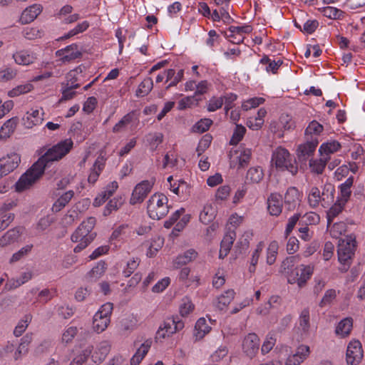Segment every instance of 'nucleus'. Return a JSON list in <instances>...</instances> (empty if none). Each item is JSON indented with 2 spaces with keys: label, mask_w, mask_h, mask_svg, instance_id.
<instances>
[{
  "label": "nucleus",
  "mask_w": 365,
  "mask_h": 365,
  "mask_svg": "<svg viewBox=\"0 0 365 365\" xmlns=\"http://www.w3.org/2000/svg\"><path fill=\"white\" fill-rule=\"evenodd\" d=\"M72 147L73 141L71 139H66L48 149L16 182V190L22 192L30 188L42 176L45 168L49 166V163L63 158L69 153Z\"/></svg>",
  "instance_id": "1"
},
{
  "label": "nucleus",
  "mask_w": 365,
  "mask_h": 365,
  "mask_svg": "<svg viewBox=\"0 0 365 365\" xmlns=\"http://www.w3.org/2000/svg\"><path fill=\"white\" fill-rule=\"evenodd\" d=\"M96 225L95 217H90L83 221L71 235L73 242H79L73 249L75 252H79L85 249L96 237V234L92 232Z\"/></svg>",
  "instance_id": "2"
},
{
  "label": "nucleus",
  "mask_w": 365,
  "mask_h": 365,
  "mask_svg": "<svg viewBox=\"0 0 365 365\" xmlns=\"http://www.w3.org/2000/svg\"><path fill=\"white\" fill-rule=\"evenodd\" d=\"M356 249V241L355 235H346L345 238L339 240L337 255L338 259L342 265L339 268L341 272H346L349 268Z\"/></svg>",
  "instance_id": "3"
},
{
  "label": "nucleus",
  "mask_w": 365,
  "mask_h": 365,
  "mask_svg": "<svg viewBox=\"0 0 365 365\" xmlns=\"http://www.w3.org/2000/svg\"><path fill=\"white\" fill-rule=\"evenodd\" d=\"M168 199L163 193H155L148 201L147 212L153 220H160L168 212Z\"/></svg>",
  "instance_id": "4"
},
{
  "label": "nucleus",
  "mask_w": 365,
  "mask_h": 365,
  "mask_svg": "<svg viewBox=\"0 0 365 365\" xmlns=\"http://www.w3.org/2000/svg\"><path fill=\"white\" fill-rule=\"evenodd\" d=\"M272 163L276 168L282 170H287L292 175L298 172V168L295 159H292L290 153L284 148H277L272 153Z\"/></svg>",
  "instance_id": "5"
},
{
  "label": "nucleus",
  "mask_w": 365,
  "mask_h": 365,
  "mask_svg": "<svg viewBox=\"0 0 365 365\" xmlns=\"http://www.w3.org/2000/svg\"><path fill=\"white\" fill-rule=\"evenodd\" d=\"M184 322L179 316L167 318L156 333L155 339H164L182 329Z\"/></svg>",
  "instance_id": "6"
},
{
  "label": "nucleus",
  "mask_w": 365,
  "mask_h": 365,
  "mask_svg": "<svg viewBox=\"0 0 365 365\" xmlns=\"http://www.w3.org/2000/svg\"><path fill=\"white\" fill-rule=\"evenodd\" d=\"M155 183V179L150 180H143L138 183L134 188L130 199L131 205L141 203L151 191Z\"/></svg>",
  "instance_id": "7"
},
{
  "label": "nucleus",
  "mask_w": 365,
  "mask_h": 365,
  "mask_svg": "<svg viewBox=\"0 0 365 365\" xmlns=\"http://www.w3.org/2000/svg\"><path fill=\"white\" fill-rule=\"evenodd\" d=\"M313 273V267L310 265L302 264L299 269H294L292 274L294 276L288 277V282L289 284L297 283L299 287H302L307 282V279L310 278Z\"/></svg>",
  "instance_id": "8"
},
{
  "label": "nucleus",
  "mask_w": 365,
  "mask_h": 365,
  "mask_svg": "<svg viewBox=\"0 0 365 365\" xmlns=\"http://www.w3.org/2000/svg\"><path fill=\"white\" fill-rule=\"evenodd\" d=\"M319 140L317 138L312 137L311 140H307V143L299 145L297 150L298 160L302 163H305L307 160L314 155Z\"/></svg>",
  "instance_id": "9"
},
{
  "label": "nucleus",
  "mask_w": 365,
  "mask_h": 365,
  "mask_svg": "<svg viewBox=\"0 0 365 365\" xmlns=\"http://www.w3.org/2000/svg\"><path fill=\"white\" fill-rule=\"evenodd\" d=\"M20 161V156L17 153H11L0 158V178L14 171Z\"/></svg>",
  "instance_id": "10"
},
{
  "label": "nucleus",
  "mask_w": 365,
  "mask_h": 365,
  "mask_svg": "<svg viewBox=\"0 0 365 365\" xmlns=\"http://www.w3.org/2000/svg\"><path fill=\"white\" fill-rule=\"evenodd\" d=\"M364 353L359 341L349 342L346 350V361L350 365H357L363 358Z\"/></svg>",
  "instance_id": "11"
},
{
  "label": "nucleus",
  "mask_w": 365,
  "mask_h": 365,
  "mask_svg": "<svg viewBox=\"0 0 365 365\" xmlns=\"http://www.w3.org/2000/svg\"><path fill=\"white\" fill-rule=\"evenodd\" d=\"M56 56L61 58L63 63H68L77 58H81L83 56L81 49L76 43L67 46L64 48L58 50Z\"/></svg>",
  "instance_id": "12"
},
{
  "label": "nucleus",
  "mask_w": 365,
  "mask_h": 365,
  "mask_svg": "<svg viewBox=\"0 0 365 365\" xmlns=\"http://www.w3.org/2000/svg\"><path fill=\"white\" fill-rule=\"evenodd\" d=\"M259 347V339L255 333L247 334L242 341L243 352L250 359L255 356Z\"/></svg>",
  "instance_id": "13"
},
{
  "label": "nucleus",
  "mask_w": 365,
  "mask_h": 365,
  "mask_svg": "<svg viewBox=\"0 0 365 365\" xmlns=\"http://www.w3.org/2000/svg\"><path fill=\"white\" fill-rule=\"evenodd\" d=\"M282 196L279 193H272L267 198V209L271 215L278 216L282 210Z\"/></svg>",
  "instance_id": "14"
},
{
  "label": "nucleus",
  "mask_w": 365,
  "mask_h": 365,
  "mask_svg": "<svg viewBox=\"0 0 365 365\" xmlns=\"http://www.w3.org/2000/svg\"><path fill=\"white\" fill-rule=\"evenodd\" d=\"M42 11L40 4H34L26 8L21 14V21L23 24H29L33 21Z\"/></svg>",
  "instance_id": "15"
},
{
  "label": "nucleus",
  "mask_w": 365,
  "mask_h": 365,
  "mask_svg": "<svg viewBox=\"0 0 365 365\" xmlns=\"http://www.w3.org/2000/svg\"><path fill=\"white\" fill-rule=\"evenodd\" d=\"M13 58L17 64L27 66L33 63L36 59V57L33 52L20 51L13 54Z\"/></svg>",
  "instance_id": "16"
},
{
  "label": "nucleus",
  "mask_w": 365,
  "mask_h": 365,
  "mask_svg": "<svg viewBox=\"0 0 365 365\" xmlns=\"http://www.w3.org/2000/svg\"><path fill=\"white\" fill-rule=\"evenodd\" d=\"M198 256V253L194 249H189L186 250L183 254L179 255L174 260V266L176 268L182 265H185L193 260H195Z\"/></svg>",
  "instance_id": "17"
},
{
  "label": "nucleus",
  "mask_w": 365,
  "mask_h": 365,
  "mask_svg": "<svg viewBox=\"0 0 365 365\" xmlns=\"http://www.w3.org/2000/svg\"><path fill=\"white\" fill-rule=\"evenodd\" d=\"M152 344V339H147L138 349L135 354L130 359L131 365H138L144 356L147 354Z\"/></svg>",
  "instance_id": "18"
},
{
  "label": "nucleus",
  "mask_w": 365,
  "mask_h": 365,
  "mask_svg": "<svg viewBox=\"0 0 365 365\" xmlns=\"http://www.w3.org/2000/svg\"><path fill=\"white\" fill-rule=\"evenodd\" d=\"M264 178L263 170L261 167L250 168L245 176V183H259Z\"/></svg>",
  "instance_id": "19"
},
{
  "label": "nucleus",
  "mask_w": 365,
  "mask_h": 365,
  "mask_svg": "<svg viewBox=\"0 0 365 365\" xmlns=\"http://www.w3.org/2000/svg\"><path fill=\"white\" fill-rule=\"evenodd\" d=\"M297 329L301 334H307L310 328V313L309 308H304L301 312L298 319Z\"/></svg>",
  "instance_id": "20"
},
{
  "label": "nucleus",
  "mask_w": 365,
  "mask_h": 365,
  "mask_svg": "<svg viewBox=\"0 0 365 365\" xmlns=\"http://www.w3.org/2000/svg\"><path fill=\"white\" fill-rule=\"evenodd\" d=\"M21 230V228L20 227H15L7 231L0 238V246L5 247L16 242L20 237Z\"/></svg>",
  "instance_id": "21"
},
{
  "label": "nucleus",
  "mask_w": 365,
  "mask_h": 365,
  "mask_svg": "<svg viewBox=\"0 0 365 365\" xmlns=\"http://www.w3.org/2000/svg\"><path fill=\"white\" fill-rule=\"evenodd\" d=\"M235 237V232L227 234L222 239L220 245L219 257L224 259L230 252Z\"/></svg>",
  "instance_id": "22"
},
{
  "label": "nucleus",
  "mask_w": 365,
  "mask_h": 365,
  "mask_svg": "<svg viewBox=\"0 0 365 365\" xmlns=\"http://www.w3.org/2000/svg\"><path fill=\"white\" fill-rule=\"evenodd\" d=\"M92 351L93 346L91 345H87L82 347L81 349L78 351L77 354L73 359L69 365H82L91 355Z\"/></svg>",
  "instance_id": "23"
},
{
  "label": "nucleus",
  "mask_w": 365,
  "mask_h": 365,
  "mask_svg": "<svg viewBox=\"0 0 365 365\" xmlns=\"http://www.w3.org/2000/svg\"><path fill=\"white\" fill-rule=\"evenodd\" d=\"M298 199V190L294 187H289L284 195V202L287 205L288 210H291L295 208Z\"/></svg>",
  "instance_id": "24"
},
{
  "label": "nucleus",
  "mask_w": 365,
  "mask_h": 365,
  "mask_svg": "<svg viewBox=\"0 0 365 365\" xmlns=\"http://www.w3.org/2000/svg\"><path fill=\"white\" fill-rule=\"evenodd\" d=\"M110 350V344L107 341H103L101 342L98 346V351H95L93 354L91 355L93 361L96 362L102 361L106 356L108 355Z\"/></svg>",
  "instance_id": "25"
},
{
  "label": "nucleus",
  "mask_w": 365,
  "mask_h": 365,
  "mask_svg": "<svg viewBox=\"0 0 365 365\" xmlns=\"http://www.w3.org/2000/svg\"><path fill=\"white\" fill-rule=\"evenodd\" d=\"M340 148L341 145L338 141L332 140L322 143L319 149V152L322 157H329L330 154L336 152Z\"/></svg>",
  "instance_id": "26"
},
{
  "label": "nucleus",
  "mask_w": 365,
  "mask_h": 365,
  "mask_svg": "<svg viewBox=\"0 0 365 365\" xmlns=\"http://www.w3.org/2000/svg\"><path fill=\"white\" fill-rule=\"evenodd\" d=\"M329 159L330 157L322 156L319 159H310L309 164L311 171L317 175L322 174Z\"/></svg>",
  "instance_id": "27"
},
{
  "label": "nucleus",
  "mask_w": 365,
  "mask_h": 365,
  "mask_svg": "<svg viewBox=\"0 0 365 365\" xmlns=\"http://www.w3.org/2000/svg\"><path fill=\"white\" fill-rule=\"evenodd\" d=\"M353 326L352 319L347 317L340 321L336 326L335 332L337 335L344 337L350 334Z\"/></svg>",
  "instance_id": "28"
},
{
  "label": "nucleus",
  "mask_w": 365,
  "mask_h": 365,
  "mask_svg": "<svg viewBox=\"0 0 365 365\" xmlns=\"http://www.w3.org/2000/svg\"><path fill=\"white\" fill-rule=\"evenodd\" d=\"M23 120L26 127L31 128L34 125L41 124L43 118L40 115L38 110H33L31 113H26V115L23 118Z\"/></svg>",
  "instance_id": "29"
},
{
  "label": "nucleus",
  "mask_w": 365,
  "mask_h": 365,
  "mask_svg": "<svg viewBox=\"0 0 365 365\" xmlns=\"http://www.w3.org/2000/svg\"><path fill=\"white\" fill-rule=\"evenodd\" d=\"M334 187L331 184H326L324 186L323 191L321 192L322 205L326 207L334 202Z\"/></svg>",
  "instance_id": "30"
},
{
  "label": "nucleus",
  "mask_w": 365,
  "mask_h": 365,
  "mask_svg": "<svg viewBox=\"0 0 365 365\" xmlns=\"http://www.w3.org/2000/svg\"><path fill=\"white\" fill-rule=\"evenodd\" d=\"M216 210L211 204H207L204 206L200 213V220L207 225L211 222L215 217Z\"/></svg>",
  "instance_id": "31"
},
{
  "label": "nucleus",
  "mask_w": 365,
  "mask_h": 365,
  "mask_svg": "<svg viewBox=\"0 0 365 365\" xmlns=\"http://www.w3.org/2000/svg\"><path fill=\"white\" fill-rule=\"evenodd\" d=\"M21 341L14 354L15 360H18L22 355L27 354L29 345L32 341V334H26Z\"/></svg>",
  "instance_id": "32"
},
{
  "label": "nucleus",
  "mask_w": 365,
  "mask_h": 365,
  "mask_svg": "<svg viewBox=\"0 0 365 365\" xmlns=\"http://www.w3.org/2000/svg\"><path fill=\"white\" fill-rule=\"evenodd\" d=\"M210 331V327L207 324L205 318H200L195 326V336L196 339H200Z\"/></svg>",
  "instance_id": "33"
},
{
  "label": "nucleus",
  "mask_w": 365,
  "mask_h": 365,
  "mask_svg": "<svg viewBox=\"0 0 365 365\" xmlns=\"http://www.w3.org/2000/svg\"><path fill=\"white\" fill-rule=\"evenodd\" d=\"M346 202H344L339 200H337L336 202L329 208L327 212V225L329 227L331 224L333 222V220L336 217L340 212H341Z\"/></svg>",
  "instance_id": "34"
},
{
  "label": "nucleus",
  "mask_w": 365,
  "mask_h": 365,
  "mask_svg": "<svg viewBox=\"0 0 365 365\" xmlns=\"http://www.w3.org/2000/svg\"><path fill=\"white\" fill-rule=\"evenodd\" d=\"M73 195L74 192L73 190H69L65 192L54 202L52 210L55 212L60 211L70 202Z\"/></svg>",
  "instance_id": "35"
},
{
  "label": "nucleus",
  "mask_w": 365,
  "mask_h": 365,
  "mask_svg": "<svg viewBox=\"0 0 365 365\" xmlns=\"http://www.w3.org/2000/svg\"><path fill=\"white\" fill-rule=\"evenodd\" d=\"M110 322V319L104 317L102 315L95 314L93 320V329L98 333H101L108 327Z\"/></svg>",
  "instance_id": "36"
},
{
  "label": "nucleus",
  "mask_w": 365,
  "mask_h": 365,
  "mask_svg": "<svg viewBox=\"0 0 365 365\" xmlns=\"http://www.w3.org/2000/svg\"><path fill=\"white\" fill-rule=\"evenodd\" d=\"M297 258H299L298 256L287 257L281 264V272L286 274L287 277L289 276H294V274H292V272L294 269H292V268L297 262Z\"/></svg>",
  "instance_id": "37"
},
{
  "label": "nucleus",
  "mask_w": 365,
  "mask_h": 365,
  "mask_svg": "<svg viewBox=\"0 0 365 365\" xmlns=\"http://www.w3.org/2000/svg\"><path fill=\"white\" fill-rule=\"evenodd\" d=\"M123 203L124 199L121 196L110 200L103 210V215L108 216L113 211L118 210Z\"/></svg>",
  "instance_id": "38"
},
{
  "label": "nucleus",
  "mask_w": 365,
  "mask_h": 365,
  "mask_svg": "<svg viewBox=\"0 0 365 365\" xmlns=\"http://www.w3.org/2000/svg\"><path fill=\"white\" fill-rule=\"evenodd\" d=\"M235 292L233 289H228L217 298V307L220 309L225 308L234 299Z\"/></svg>",
  "instance_id": "39"
},
{
  "label": "nucleus",
  "mask_w": 365,
  "mask_h": 365,
  "mask_svg": "<svg viewBox=\"0 0 365 365\" xmlns=\"http://www.w3.org/2000/svg\"><path fill=\"white\" fill-rule=\"evenodd\" d=\"M16 125V120L14 118H11L6 120L1 126L0 130V138H6L14 132Z\"/></svg>",
  "instance_id": "40"
},
{
  "label": "nucleus",
  "mask_w": 365,
  "mask_h": 365,
  "mask_svg": "<svg viewBox=\"0 0 365 365\" xmlns=\"http://www.w3.org/2000/svg\"><path fill=\"white\" fill-rule=\"evenodd\" d=\"M153 87V82L151 78H145L139 85L136 91L137 96H145L148 95Z\"/></svg>",
  "instance_id": "41"
},
{
  "label": "nucleus",
  "mask_w": 365,
  "mask_h": 365,
  "mask_svg": "<svg viewBox=\"0 0 365 365\" xmlns=\"http://www.w3.org/2000/svg\"><path fill=\"white\" fill-rule=\"evenodd\" d=\"M321 201V192L319 189L317 187H312L308 196V202L309 205L312 207L315 208L319 205Z\"/></svg>",
  "instance_id": "42"
},
{
  "label": "nucleus",
  "mask_w": 365,
  "mask_h": 365,
  "mask_svg": "<svg viewBox=\"0 0 365 365\" xmlns=\"http://www.w3.org/2000/svg\"><path fill=\"white\" fill-rule=\"evenodd\" d=\"M31 318H32L31 315L26 314L24 317V318L21 321H19V322L18 323V324L16 325V327H15V329L14 330V334L16 336H21L25 331L29 324L31 321Z\"/></svg>",
  "instance_id": "43"
},
{
  "label": "nucleus",
  "mask_w": 365,
  "mask_h": 365,
  "mask_svg": "<svg viewBox=\"0 0 365 365\" xmlns=\"http://www.w3.org/2000/svg\"><path fill=\"white\" fill-rule=\"evenodd\" d=\"M212 124V120L210 118H203L197 121L192 127L194 132L202 133L209 130Z\"/></svg>",
  "instance_id": "44"
},
{
  "label": "nucleus",
  "mask_w": 365,
  "mask_h": 365,
  "mask_svg": "<svg viewBox=\"0 0 365 365\" xmlns=\"http://www.w3.org/2000/svg\"><path fill=\"white\" fill-rule=\"evenodd\" d=\"M246 132V128L241 125H236L232 136L230 139V144L232 145H237L243 138Z\"/></svg>",
  "instance_id": "45"
},
{
  "label": "nucleus",
  "mask_w": 365,
  "mask_h": 365,
  "mask_svg": "<svg viewBox=\"0 0 365 365\" xmlns=\"http://www.w3.org/2000/svg\"><path fill=\"white\" fill-rule=\"evenodd\" d=\"M17 74L16 69L11 67H6L0 70V81L6 82L14 79Z\"/></svg>",
  "instance_id": "46"
},
{
  "label": "nucleus",
  "mask_w": 365,
  "mask_h": 365,
  "mask_svg": "<svg viewBox=\"0 0 365 365\" xmlns=\"http://www.w3.org/2000/svg\"><path fill=\"white\" fill-rule=\"evenodd\" d=\"M278 245L274 241L270 243L267 249V263L269 265L273 264L276 260L277 255Z\"/></svg>",
  "instance_id": "47"
},
{
  "label": "nucleus",
  "mask_w": 365,
  "mask_h": 365,
  "mask_svg": "<svg viewBox=\"0 0 365 365\" xmlns=\"http://www.w3.org/2000/svg\"><path fill=\"white\" fill-rule=\"evenodd\" d=\"M33 88V86L31 83H26L24 85H20L13 88L9 92V96L10 97H16L21 94L26 93L31 91Z\"/></svg>",
  "instance_id": "48"
},
{
  "label": "nucleus",
  "mask_w": 365,
  "mask_h": 365,
  "mask_svg": "<svg viewBox=\"0 0 365 365\" xmlns=\"http://www.w3.org/2000/svg\"><path fill=\"white\" fill-rule=\"evenodd\" d=\"M346 225L343 222H335L330 227V233L333 237L337 238L339 235L345 233Z\"/></svg>",
  "instance_id": "49"
},
{
  "label": "nucleus",
  "mask_w": 365,
  "mask_h": 365,
  "mask_svg": "<svg viewBox=\"0 0 365 365\" xmlns=\"http://www.w3.org/2000/svg\"><path fill=\"white\" fill-rule=\"evenodd\" d=\"M323 130V126L316 120H312L305 130V135H319Z\"/></svg>",
  "instance_id": "50"
},
{
  "label": "nucleus",
  "mask_w": 365,
  "mask_h": 365,
  "mask_svg": "<svg viewBox=\"0 0 365 365\" xmlns=\"http://www.w3.org/2000/svg\"><path fill=\"white\" fill-rule=\"evenodd\" d=\"M212 136L209 134L205 135L199 142V144L197 147V152L198 153V156H200L209 146L210 145L212 141Z\"/></svg>",
  "instance_id": "51"
},
{
  "label": "nucleus",
  "mask_w": 365,
  "mask_h": 365,
  "mask_svg": "<svg viewBox=\"0 0 365 365\" xmlns=\"http://www.w3.org/2000/svg\"><path fill=\"white\" fill-rule=\"evenodd\" d=\"M342 13V11L332 6H327L323 9L324 16L333 19H339Z\"/></svg>",
  "instance_id": "52"
},
{
  "label": "nucleus",
  "mask_w": 365,
  "mask_h": 365,
  "mask_svg": "<svg viewBox=\"0 0 365 365\" xmlns=\"http://www.w3.org/2000/svg\"><path fill=\"white\" fill-rule=\"evenodd\" d=\"M252 151L251 149H244L238 156L239 168H243L246 166L251 158Z\"/></svg>",
  "instance_id": "53"
},
{
  "label": "nucleus",
  "mask_w": 365,
  "mask_h": 365,
  "mask_svg": "<svg viewBox=\"0 0 365 365\" xmlns=\"http://www.w3.org/2000/svg\"><path fill=\"white\" fill-rule=\"evenodd\" d=\"M249 238V234H245L241 238H240L237 242L236 247L237 248L240 254L245 252L248 249L250 245Z\"/></svg>",
  "instance_id": "54"
},
{
  "label": "nucleus",
  "mask_w": 365,
  "mask_h": 365,
  "mask_svg": "<svg viewBox=\"0 0 365 365\" xmlns=\"http://www.w3.org/2000/svg\"><path fill=\"white\" fill-rule=\"evenodd\" d=\"M264 102V99L263 98L255 97L245 101L242 106L244 110H247L252 108L257 107L258 106L262 104Z\"/></svg>",
  "instance_id": "55"
},
{
  "label": "nucleus",
  "mask_w": 365,
  "mask_h": 365,
  "mask_svg": "<svg viewBox=\"0 0 365 365\" xmlns=\"http://www.w3.org/2000/svg\"><path fill=\"white\" fill-rule=\"evenodd\" d=\"M106 269V264L104 262H99L96 266L92 268L89 272L91 277L98 278L103 274Z\"/></svg>",
  "instance_id": "56"
},
{
  "label": "nucleus",
  "mask_w": 365,
  "mask_h": 365,
  "mask_svg": "<svg viewBox=\"0 0 365 365\" xmlns=\"http://www.w3.org/2000/svg\"><path fill=\"white\" fill-rule=\"evenodd\" d=\"M132 121V115L128 113L123 117V118L116 123L113 128V131L114 133L120 132L123 128H125L128 124H129Z\"/></svg>",
  "instance_id": "57"
},
{
  "label": "nucleus",
  "mask_w": 365,
  "mask_h": 365,
  "mask_svg": "<svg viewBox=\"0 0 365 365\" xmlns=\"http://www.w3.org/2000/svg\"><path fill=\"white\" fill-rule=\"evenodd\" d=\"M33 247V245H26L24 247H22L19 251L14 253L12 255V257L10 259L11 262H14L19 261L20 259H21L23 257L26 255L29 252H31V249Z\"/></svg>",
  "instance_id": "58"
},
{
  "label": "nucleus",
  "mask_w": 365,
  "mask_h": 365,
  "mask_svg": "<svg viewBox=\"0 0 365 365\" xmlns=\"http://www.w3.org/2000/svg\"><path fill=\"white\" fill-rule=\"evenodd\" d=\"M14 219V215L13 213L0 214V232L6 229Z\"/></svg>",
  "instance_id": "59"
},
{
  "label": "nucleus",
  "mask_w": 365,
  "mask_h": 365,
  "mask_svg": "<svg viewBox=\"0 0 365 365\" xmlns=\"http://www.w3.org/2000/svg\"><path fill=\"white\" fill-rule=\"evenodd\" d=\"M77 331L76 327H68L62 334V341L66 344L71 342L76 335Z\"/></svg>",
  "instance_id": "60"
},
{
  "label": "nucleus",
  "mask_w": 365,
  "mask_h": 365,
  "mask_svg": "<svg viewBox=\"0 0 365 365\" xmlns=\"http://www.w3.org/2000/svg\"><path fill=\"white\" fill-rule=\"evenodd\" d=\"M41 35L42 31H41L37 28H27L24 31V36L28 39L41 38Z\"/></svg>",
  "instance_id": "61"
},
{
  "label": "nucleus",
  "mask_w": 365,
  "mask_h": 365,
  "mask_svg": "<svg viewBox=\"0 0 365 365\" xmlns=\"http://www.w3.org/2000/svg\"><path fill=\"white\" fill-rule=\"evenodd\" d=\"M139 265V262L135 259L130 260L127 263L126 268L123 270V274L124 277H128L133 273V272L137 269Z\"/></svg>",
  "instance_id": "62"
},
{
  "label": "nucleus",
  "mask_w": 365,
  "mask_h": 365,
  "mask_svg": "<svg viewBox=\"0 0 365 365\" xmlns=\"http://www.w3.org/2000/svg\"><path fill=\"white\" fill-rule=\"evenodd\" d=\"M113 309V305L112 303L107 302L101 306V309L96 314L99 315H102L104 317L110 319L112 311Z\"/></svg>",
  "instance_id": "63"
},
{
  "label": "nucleus",
  "mask_w": 365,
  "mask_h": 365,
  "mask_svg": "<svg viewBox=\"0 0 365 365\" xmlns=\"http://www.w3.org/2000/svg\"><path fill=\"white\" fill-rule=\"evenodd\" d=\"M297 356H300V359L304 361L310 354L309 346L307 345H299L294 353Z\"/></svg>",
  "instance_id": "64"
}]
</instances>
